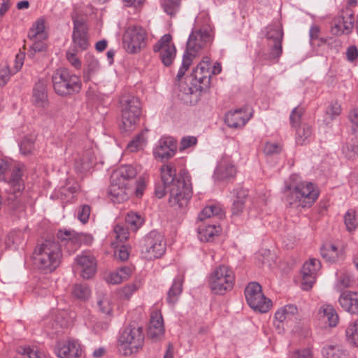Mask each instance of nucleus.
Wrapping results in <instances>:
<instances>
[{
    "mask_svg": "<svg viewBox=\"0 0 358 358\" xmlns=\"http://www.w3.org/2000/svg\"><path fill=\"white\" fill-rule=\"evenodd\" d=\"M236 173V169L229 158L222 159L213 174V177L217 180H226L233 178Z\"/></svg>",
    "mask_w": 358,
    "mask_h": 358,
    "instance_id": "nucleus-29",
    "label": "nucleus"
},
{
    "mask_svg": "<svg viewBox=\"0 0 358 358\" xmlns=\"http://www.w3.org/2000/svg\"><path fill=\"white\" fill-rule=\"evenodd\" d=\"M281 147L275 143H266L264 145V152L267 155H271L280 152Z\"/></svg>",
    "mask_w": 358,
    "mask_h": 358,
    "instance_id": "nucleus-60",
    "label": "nucleus"
},
{
    "mask_svg": "<svg viewBox=\"0 0 358 358\" xmlns=\"http://www.w3.org/2000/svg\"><path fill=\"white\" fill-rule=\"evenodd\" d=\"M298 176L292 175L289 181L285 182L282 192L287 205L290 208L310 207L319 196L317 186L310 181H297Z\"/></svg>",
    "mask_w": 358,
    "mask_h": 358,
    "instance_id": "nucleus-3",
    "label": "nucleus"
},
{
    "mask_svg": "<svg viewBox=\"0 0 358 358\" xmlns=\"http://www.w3.org/2000/svg\"><path fill=\"white\" fill-rule=\"evenodd\" d=\"M146 143V138L143 131L137 134L127 146V151L129 152H135L142 150Z\"/></svg>",
    "mask_w": 358,
    "mask_h": 358,
    "instance_id": "nucleus-44",
    "label": "nucleus"
},
{
    "mask_svg": "<svg viewBox=\"0 0 358 358\" xmlns=\"http://www.w3.org/2000/svg\"><path fill=\"white\" fill-rule=\"evenodd\" d=\"M24 239V234L20 231H11L8 234L5 240L6 248L17 250L23 243Z\"/></svg>",
    "mask_w": 358,
    "mask_h": 358,
    "instance_id": "nucleus-39",
    "label": "nucleus"
},
{
    "mask_svg": "<svg viewBox=\"0 0 358 358\" xmlns=\"http://www.w3.org/2000/svg\"><path fill=\"white\" fill-rule=\"evenodd\" d=\"M114 234H115L116 239L120 242L126 241L129 235L128 229L124 226L118 224L114 227Z\"/></svg>",
    "mask_w": 358,
    "mask_h": 358,
    "instance_id": "nucleus-55",
    "label": "nucleus"
},
{
    "mask_svg": "<svg viewBox=\"0 0 358 358\" xmlns=\"http://www.w3.org/2000/svg\"><path fill=\"white\" fill-rule=\"evenodd\" d=\"M31 259L36 269L45 274L50 273L62 263V245L55 239H45L35 246Z\"/></svg>",
    "mask_w": 358,
    "mask_h": 358,
    "instance_id": "nucleus-4",
    "label": "nucleus"
},
{
    "mask_svg": "<svg viewBox=\"0 0 358 358\" xmlns=\"http://www.w3.org/2000/svg\"><path fill=\"white\" fill-rule=\"evenodd\" d=\"M131 273V270L129 267L123 266L118 268L116 271L110 273L105 278L106 281L108 284L116 285L127 280Z\"/></svg>",
    "mask_w": 358,
    "mask_h": 358,
    "instance_id": "nucleus-36",
    "label": "nucleus"
},
{
    "mask_svg": "<svg viewBox=\"0 0 358 358\" xmlns=\"http://www.w3.org/2000/svg\"><path fill=\"white\" fill-rule=\"evenodd\" d=\"M222 210L219 206L210 205L205 207L198 215L197 234L201 241H210L218 235L220 227L213 223L210 218L221 216Z\"/></svg>",
    "mask_w": 358,
    "mask_h": 358,
    "instance_id": "nucleus-8",
    "label": "nucleus"
},
{
    "mask_svg": "<svg viewBox=\"0 0 358 358\" xmlns=\"http://www.w3.org/2000/svg\"><path fill=\"white\" fill-rule=\"evenodd\" d=\"M298 312L297 307L289 304L279 308L275 313V320L279 323L292 320Z\"/></svg>",
    "mask_w": 358,
    "mask_h": 358,
    "instance_id": "nucleus-35",
    "label": "nucleus"
},
{
    "mask_svg": "<svg viewBox=\"0 0 358 358\" xmlns=\"http://www.w3.org/2000/svg\"><path fill=\"white\" fill-rule=\"evenodd\" d=\"M341 110V106L337 101L331 102L326 110L324 122L329 125L334 119L340 115Z\"/></svg>",
    "mask_w": 358,
    "mask_h": 358,
    "instance_id": "nucleus-43",
    "label": "nucleus"
},
{
    "mask_svg": "<svg viewBox=\"0 0 358 358\" xmlns=\"http://www.w3.org/2000/svg\"><path fill=\"white\" fill-rule=\"evenodd\" d=\"M161 5L166 13L174 16L180 9V0H161Z\"/></svg>",
    "mask_w": 358,
    "mask_h": 358,
    "instance_id": "nucleus-47",
    "label": "nucleus"
},
{
    "mask_svg": "<svg viewBox=\"0 0 358 358\" xmlns=\"http://www.w3.org/2000/svg\"><path fill=\"white\" fill-rule=\"evenodd\" d=\"M137 173V169L132 165H124L115 169L110 178H113V181H122L123 183H127L130 180L135 178Z\"/></svg>",
    "mask_w": 358,
    "mask_h": 358,
    "instance_id": "nucleus-31",
    "label": "nucleus"
},
{
    "mask_svg": "<svg viewBox=\"0 0 358 358\" xmlns=\"http://www.w3.org/2000/svg\"><path fill=\"white\" fill-rule=\"evenodd\" d=\"M138 286L136 283H131L124 286L122 289V296L127 299H129L134 292L138 289Z\"/></svg>",
    "mask_w": 358,
    "mask_h": 358,
    "instance_id": "nucleus-63",
    "label": "nucleus"
},
{
    "mask_svg": "<svg viewBox=\"0 0 358 358\" xmlns=\"http://www.w3.org/2000/svg\"><path fill=\"white\" fill-rule=\"evenodd\" d=\"M197 143V139L194 136H185L180 141V150H184L189 147L195 145Z\"/></svg>",
    "mask_w": 358,
    "mask_h": 358,
    "instance_id": "nucleus-62",
    "label": "nucleus"
},
{
    "mask_svg": "<svg viewBox=\"0 0 358 358\" xmlns=\"http://www.w3.org/2000/svg\"><path fill=\"white\" fill-rule=\"evenodd\" d=\"M28 37L31 40H45L47 34L45 32V22L43 19H38L30 28Z\"/></svg>",
    "mask_w": 358,
    "mask_h": 358,
    "instance_id": "nucleus-40",
    "label": "nucleus"
},
{
    "mask_svg": "<svg viewBox=\"0 0 358 358\" xmlns=\"http://www.w3.org/2000/svg\"><path fill=\"white\" fill-rule=\"evenodd\" d=\"M304 113V110L301 107H295L289 116L290 124L293 127H298L301 124L302 116Z\"/></svg>",
    "mask_w": 358,
    "mask_h": 358,
    "instance_id": "nucleus-51",
    "label": "nucleus"
},
{
    "mask_svg": "<svg viewBox=\"0 0 358 358\" xmlns=\"http://www.w3.org/2000/svg\"><path fill=\"white\" fill-rule=\"evenodd\" d=\"M351 284L350 278L348 275L342 273L338 277L336 287L338 290L342 291L343 289L350 287Z\"/></svg>",
    "mask_w": 358,
    "mask_h": 358,
    "instance_id": "nucleus-57",
    "label": "nucleus"
},
{
    "mask_svg": "<svg viewBox=\"0 0 358 358\" xmlns=\"http://www.w3.org/2000/svg\"><path fill=\"white\" fill-rule=\"evenodd\" d=\"M171 41V35L166 34L153 46V51L159 53L160 59L166 66H171L176 56V48Z\"/></svg>",
    "mask_w": 358,
    "mask_h": 358,
    "instance_id": "nucleus-17",
    "label": "nucleus"
},
{
    "mask_svg": "<svg viewBox=\"0 0 358 358\" xmlns=\"http://www.w3.org/2000/svg\"><path fill=\"white\" fill-rule=\"evenodd\" d=\"M234 283V273L231 268L225 265L216 267L209 276V287L215 294L223 295L231 291Z\"/></svg>",
    "mask_w": 358,
    "mask_h": 358,
    "instance_id": "nucleus-10",
    "label": "nucleus"
},
{
    "mask_svg": "<svg viewBox=\"0 0 358 358\" xmlns=\"http://www.w3.org/2000/svg\"><path fill=\"white\" fill-rule=\"evenodd\" d=\"M317 317L329 327H336L338 322V315L331 305L325 304L321 306L318 310Z\"/></svg>",
    "mask_w": 358,
    "mask_h": 358,
    "instance_id": "nucleus-32",
    "label": "nucleus"
},
{
    "mask_svg": "<svg viewBox=\"0 0 358 358\" xmlns=\"http://www.w3.org/2000/svg\"><path fill=\"white\" fill-rule=\"evenodd\" d=\"M144 338L143 328L136 322H131L120 334L118 350L124 356L136 354L143 348Z\"/></svg>",
    "mask_w": 358,
    "mask_h": 358,
    "instance_id": "nucleus-6",
    "label": "nucleus"
},
{
    "mask_svg": "<svg viewBox=\"0 0 358 358\" xmlns=\"http://www.w3.org/2000/svg\"><path fill=\"white\" fill-rule=\"evenodd\" d=\"M177 150L176 141L170 136L162 137L153 150L155 158L160 160L169 159L173 157Z\"/></svg>",
    "mask_w": 358,
    "mask_h": 358,
    "instance_id": "nucleus-21",
    "label": "nucleus"
},
{
    "mask_svg": "<svg viewBox=\"0 0 358 358\" xmlns=\"http://www.w3.org/2000/svg\"><path fill=\"white\" fill-rule=\"evenodd\" d=\"M312 135L310 126L303 124L296 129V141L298 144L303 145Z\"/></svg>",
    "mask_w": 358,
    "mask_h": 358,
    "instance_id": "nucleus-45",
    "label": "nucleus"
},
{
    "mask_svg": "<svg viewBox=\"0 0 358 358\" xmlns=\"http://www.w3.org/2000/svg\"><path fill=\"white\" fill-rule=\"evenodd\" d=\"M282 30L278 24H271L266 28L265 36L268 41V59H275L282 55Z\"/></svg>",
    "mask_w": 358,
    "mask_h": 358,
    "instance_id": "nucleus-16",
    "label": "nucleus"
},
{
    "mask_svg": "<svg viewBox=\"0 0 358 358\" xmlns=\"http://www.w3.org/2000/svg\"><path fill=\"white\" fill-rule=\"evenodd\" d=\"M183 278L182 276H176L173 281L171 287L167 294V302L173 306L178 300L182 291Z\"/></svg>",
    "mask_w": 358,
    "mask_h": 358,
    "instance_id": "nucleus-33",
    "label": "nucleus"
},
{
    "mask_svg": "<svg viewBox=\"0 0 358 358\" xmlns=\"http://www.w3.org/2000/svg\"><path fill=\"white\" fill-rule=\"evenodd\" d=\"M324 358H348L345 350L339 345H327L322 349Z\"/></svg>",
    "mask_w": 358,
    "mask_h": 358,
    "instance_id": "nucleus-37",
    "label": "nucleus"
},
{
    "mask_svg": "<svg viewBox=\"0 0 358 358\" xmlns=\"http://www.w3.org/2000/svg\"><path fill=\"white\" fill-rule=\"evenodd\" d=\"M191 76L196 90L201 92L206 91L210 87V79L204 76L196 67L193 69Z\"/></svg>",
    "mask_w": 358,
    "mask_h": 358,
    "instance_id": "nucleus-38",
    "label": "nucleus"
},
{
    "mask_svg": "<svg viewBox=\"0 0 358 358\" xmlns=\"http://www.w3.org/2000/svg\"><path fill=\"white\" fill-rule=\"evenodd\" d=\"M34 150V141L33 138L25 137L20 143V152L24 155H29Z\"/></svg>",
    "mask_w": 358,
    "mask_h": 358,
    "instance_id": "nucleus-52",
    "label": "nucleus"
},
{
    "mask_svg": "<svg viewBox=\"0 0 358 358\" xmlns=\"http://www.w3.org/2000/svg\"><path fill=\"white\" fill-rule=\"evenodd\" d=\"M166 243L164 236L157 231H151L143 238L141 253L147 259L161 257L166 252Z\"/></svg>",
    "mask_w": 358,
    "mask_h": 358,
    "instance_id": "nucleus-11",
    "label": "nucleus"
},
{
    "mask_svg": "<svg viewBox=\"0 0 358 358\" xmlns=\"http://www.w3.org/2000/svg\"><path fill=\"white\" fill-rule=\"evenodd\" d=\"M80 189V185L73 179H67L64 185L55 192V195L62 200L69 201Z\"/></svg>",
    "mask_w": 358,
    "mask_h": 358,
    "instance_id": "nucleus-30",
    "label": "nucleus"
},
{
    "mask_svg": "<svg viewBox=\"0 0 358 358\" xmlns=\"http://www.w3.org/2000/svg\"><path fill=\"white\" fill-rule=\"evenodd\" d=\"M344 222L348 231H352L358 225V220L356 217L355 211L352 209L348 210L344 216Z\"/></svg>",
    "mask_w": 358,
    "mask_h": 358,
    "instance_id": "nucleus-50",
    "label": "nucleus"
},
{
    "mask_svg": "<svg viewBox=\"0 0 358 358\" xmlns=\"http://www.w3.org/2000/svg\"><path fill=\"white\" fill-rule=\"evenodd\" d=\"M342 152L348 159H354L358 157V138L355 137L348 140L342 146Z\"/></svg>",
    "mask_w": 358,
    "mask_h": 358,
    "instance_id": "nucleus-41",
    "label": "nucleus"
},
{
    "mask_svg": "<svg viewBox=\"0 0 358 358\" xmlns=\"http://www.w3.org/2000/svg\"><path fill=\"white\" fill-rule=\"evenodd\" d=\"M73 294L78 299L85 300L90 295V289L86 284H76L73 287Z\"/></svg>",
    "mask_w": 358,
    "mask_h": 358,
    "instance_id": "nucleus-49",
    "label": "nucleus"
},
{
    "mask_svg": "<svg viewBox=\"0 0 358 358\" xmlns=\"http://www.w3.org/2000/svg\"><path fill=\"white\" fill-rule=\"evenodd\" d=\"M73 43L80 50H86L89 46L87 27L83 19L73 17Z\"/></svg>",
    "mask_w": 358,
    "mask_h": 358,
    "instance_id": "nucleus-24",
    "label": "nucleus"
},
{
    "mask_svg": "<svg viewBox=\"0 0 358 358\" xmlns=\"http://www.w3.org/2000/svg\"><path fill=\"white\" fill-rule=\"evenodd\" d=\"M57 237L69 255L74 254L81 245H89L93 242V237L90 234L66 229L59 230Z\"/></svg>",
    "mask_w": 358,
    "mask_h": 358,
    "instance_id": "nucleus-12",
    "label": "nucleus"
},
{
    "mask_svg": "<svg viewBox=\"0 0 358 358\" xmlns=\"http://www.w3.org/2000/svg\"><path fill=\"white\" fill-rule=\"evenodd\" d=\"M321 268L319 259L313 258L305 262L301 268V287L303 290H308L312 288L316 281L317 273Z\"/></svg>",
    "mask_w": 358,
    "mask_h": 358,
    "instance_id": "nucleus-20",
    "label": "nucleus"
},
{
    "mask_svg": "<svg viewBox=\"0 0 358 358\" xmlns=\"http://www.w3.org/2000/svg\"><path fill=\"white\" fill-rule=\"evenodd\" d=\"M75 263L84 279L91 278L96 272V260L90 251H83L77 255L75 258Z\"/></svg>",
    "mask_w": 358,
    "mask_h": 358,
    "instance_id": "nucleus-19",
    "label": "nucleus"
},
{
    "mask_svg": "<svg viewBox=\"0 0 358 358\" xmlns=\"http://www.w3.org/2000/svg\"><path fill=\"white\" fill-rule=\"evenodd\" d=\"M75 171L81 175L90 171L96 164V155L93 143L88 141L78 149L73 156Z\"/></svg>",
    "mask_w": 358,
    "mask_h": 358,
    "instance_id": "nucleus-14",
    "label": "nucleus"
},
{
    "mask_svg": "<svg viewBox=\"0 0 358 358\" xmlns=\"http://www.w3.org/2000/svg\"><path fill=\"white\" fill-rule=\"evenodd\" d=\"M122 112L121 129L125 132L131 131L139 120L141 103L139 99L131 94H124L120 98Z\"/></svg>",
    "mask_w": 358,
    "mask_h": 358,
    "instance_id": "nucleus-9",
    "label": "nucleus"
},
{
    "mask_svg": "<svg viewBox=\"0 0 358 358\" xmlns=\"http://www.w3.org/2000/svg\"><path fill=\"white\" fill-rule=\"evenodd\" d=\"M125 221L131 230L136 231L142 226L144 220L141 215L131 211L127 214Z\"/></svg>",
    "mask_w": 358,
    "mask_h": 358,
    "instance_id": "nucleus-46",
    "label": "nucleus"
},
{
    "mask_svg": "<svg viewBox=\"0 0 358 358\" xmlns=\"http://www.w3.org/2000/svg\"><path fill=\"white\" fill-rule=\"evenodd\" d=\"M252 113L249 107L238 108L229 111L225 115V123L231 128L243 127L252 117Z\"/></svg>",
    "mask_w": 358,
    "mask_h": 358,
    "instance_id": "nucleus-22",
    "label": "nucleus"
},
{
    "mask_svg": "<svg viewBox=\"0 0 358 358\" xmlns=\"http://www.w3.org/2000/svg\"><path fill=\"white\" fill-rule=\"evenodd\" d=\"M338 302L342 308L354 315L358 314V292L345 290L341 292Z\"/></svg>",
    "mask_w": 358,
    "mask_h": 358,
    "instance_id": "nucleus-28",
    "label": "nucleus"
},
{
    "mask_svg": "<svg viewBox=\"0 0 358 358\" xmlns=\"http://www.w3.org/2000/svg\"><path fill=\"white\" fill-rule=\"evenodd\" d=\"M22 167L23 165L17 162L0 159V180L6 182L8 200L12 202L21 196L24 189Z\"/></svg>",
    "mask_w": 358,
    "mask_h": 358,
    "instance_id": "nucleus-5",
    "label": "nucleus"
},
{
    "mask_svg": "<svg viewBox=\"0 0 358 358\" xmlns=\"http://www.w3.org/2000/svg\"><path fill=\"white\" fill-rule=\"evenodd\" d=\"M66 59L68 62L73 66L76 69H80L82 66L81 61L76 56L75 52H71L69 50L66 52Z\"/></svg>",
    "mask_w": 358,
    "mask_h": 358,
    "instance_id": "nucleus-61",
    "label": "nucleus"
},
{
    "mask_svg": "<svg viewBox=\"0 0 358 358\" xmlns=\"http://www.w3.org/2000/svg\"><path fill=\"white\" fill-rule=\"evenodd\" d=\"M52 82L55 93L62 96L80 92L82 83L76 75L66 69H58L52 74Z\"/></svg>",
    "mask_w": 358,
    "mask_h": 358,
    "instance_id": "nucleus-7",
    "label": "nucleus"
},
{
    "mask_svg": "<svg viewBox=\"0 0 358 358\" xmlns=\"http://www.w3.org/2000/svg\"><path fill=\"white\" fill-rule=\"evenodd\" d=\"M211 65L210 59L208 57H204L202 60L196 66L199 71L204 76L210 79V66Z\"/></svg>",
    "mask_w": 358,
    "mask_h": 358,
    "instance_id": "nucleus-56",
    "label": "nucleus"
},
{
    "mask_svg": "<svg viewBox=\"0 0 358 358\" xmlns=\"http://www.w3.org/2000/svg\"><path fill=\"white\" fill-rule=\"evenodd\" d=\"M147 34L140 26H131L127 28L123 37L124 48L129 53H136L145 45Z\"/></svg>",
    "mask_w": 358,
    "mask_h": 358,
    "instance_id": "nucleus-15",
    "label": "nucleus"
},
{
    "mask_svg": "<svg viewBox=\"0 0 358 358\" xmlns=\"http://www.w3.org/2000/svg\"><path fill=\"white\" fill-rule=\"evenodd\" d=\"M129 251L126 245L120 246L115 252V256L120 261H125L129 258Z\"/></svg>",
    "mask_w": 358,
    "mask_h": 358,
    "instance_id": "nucleus-64",
    "label": "nucleus"
},
{
    "mask_svg": "<svg viewBox=\"0 0 358 358\" xmlns=\"http://www.w3.org/2000/svg\"><path fill=\"white\" fill-rule=\"evenodd\" d=\"M321 255L327 261L335 262L339 257L338 248L336 245L330 243L324 245L320 250Z\"/></svg>",
    "mask_w": 358,
    "mask_h": 358,
    "instance_id": "nucleus-42",
    "label": "nucleus"
},
{
    "mask_svg": "<svg viewBox=\"0 0 358 358\" xmlns=\"http://www.w3.org/2000/svg\"><path fill=\"white\" fill-rule=\"evenodd\" d=\"M164 327L162 316L153 313L151 315L148 336L154 342L160 341L164 336Z\"/></svg>",
    "mask_w": 358,
    "mask_h": 358,
    "instance_id": "nucleus-27",
    "label": "nucleus"
},
{
    "mask_svg": "<svg viewBox=\"0 0 358 358\" xmlns=\"http://www.w3.org/2000/svg\"><path fill=\"white\" fill-rule=\"evenodd\" d=\"M97 305L100 310L105 314H110L112 312V305L107 296H103L97 301Z\"/></svg>",
    "mask_w": 358,
    "mask_h": 358,
    "instance_id": "nucleus-58",
    "label": "nucleus"
},
{
    "mask_svg": "<svg viewBox=\"0 0 358 358\" xmlns=\"http://www.w3.org/2000/svg\"><path fill=\"white\" fill-rule=\"evenodd\" d=\"M354 25L353 10H341L339 15L332 20L331 32L335 35L348 34L352 31Z\"/></svg>",
    "mask_w": 358,
    "mask_h": 358,
    "instance_id": "nucleus-18",
    "label": "nucleus"
},
{
    "mask_svg": "<svg viewBox=\"0 0 358 358\" xmlns=\"http://www.w3.org/2000/svg\"><path fill=\"white\" fill-rule=\"evenodd\" d=\"M55 352L59 358H79L82 354V348L78 341L69 340L59 342Z\"/></svg>",
    "mask_w": 358,
    "mask_h": 358,
    "instance_id": "nucleus-23",
    "label": "nucleus"
},
{
    "mask_svg": "<svg viewBox=\"0 0 358 358\" xmlns=\"http://www.w3.org/2000/svg\"><path fill=\"white\" fill-rule=\"evenodd\" d=\"M31 103L35 107L42 110H45L49 105L47 85L43 79H39L34 85Z\"/></svg>",
    "mask_w": 358,
    "mask_h": 358,
    "instance_id": "nucleus-25",
    "label": "nucleus"
},
{
    "mask_svg": "<svg viewBox=\"0 0 358 358\" xmlns=\"http://www.w3.org/2000/svg\"><path fill=\"white\" fill-rule=\"evenodd\" d=\"M346 337L351 344L358 346V319L350 323L347 328Z\"/></svg>",
    "mask_w": 358,
    "mask_h": 358,
    "instance_id": "nucleus-48",
    "label": "nucleus"
},
{
    "mask_svg": "<svg viewBox=\"0 0 358 358\" xmlns=\"http://www.w3.org/2000/svg\"><path fill=\"white\" fill-rule=\"evenodd\" d=\"M91 213V208L89 205L84 204L80 206L77 212L78 219L83 224L87 222Z\"/></svg>",
    "mask_w": 358,
    "mask_h": 358,
    "instance_id": "nucleus-54",
    "label": "nucleus"
},
{
    "mask_svg": "<svg viewBox=\"0 0 358 358\" xmlns=\"http://www.w3.org/2000/svg\"><path fill=\"white\" fill-rule=\"evenodd\" d=\"M69 322L70 319L67 312L62 310L58 313L55 316L53 325H56L62 328H65L69 325Z\"/></svg>",
    "mask_w": 358,
    "mask_h": 358,
    "instance_id": "nucleus-53",
    "label": "nucleus"
},
{
    "mask_svg": "<svg viewBox=\"0 0 358 358\" xmlns=\"http://www.w3.org/2000/svg\"><path fill=\"white\" fill-rule=\"evenodd\" d=\"M290 358H313V354L310 349L303 348L292 352Z\"/></svg>",
    "mask_w": 358,
    "mask_h": 358,
    "instance_id": "nucleus-59",
    "label": "nucleus"
},
{
    "mask_svg": "<svg viewBox=\"0 0 358 358\" xmlns=\"http://www.w3.org/2000/svg\"><path fill=\"white\" fill-rule=\"evenodd\" d=\"M161 177L163 184L156 186V196L161 199L169 192L170 205L176 209H185L192 195L189 173L182 170L177 175L175 165L168 164L161 167Z\"/></svg>",
    "mask_w": 358,
    "mask_h": 358,
    "instance_id": "nucleus-1",
    "label": "nucleus"
},
{
    "mask_svg": "<svg viewBox=\"0 0 358 358\" xmlns=\"http://www.w3.org/2000/svg\"><path fill=\"white\" fill-rule=\"evenodd\" d=\"M200 19L201 17L196 18V24L189 36L182 65L176 76L178 82L184 76L199 50L213 41V29L209 24V19L206 16L203 24H200Z\"/></svg>",
    "mask_w": 358,
    "mask_h": 358,
    "instance_id": "nucleus-2",
    "label": "nucleus"
},
{
    "mask_svg": "<svg viewBox=\"0 0 358 358\" xmlns=\"http://www.w3.org/2000/svg\"><path fill=\"white\" fill-rule=\"evenodd\" d=\"M127 185L128 183H123L122 181H113V178H110L108 194L113 203H120L128 200L130 190Z\"/></svg>",
    "mask_w": 358,
    "mask_h": 358,
    "instance_id": "nucleus-26",
    "label": "nucleus"
},
{
    "mask_svg": "<svg viewBox=\"0 0 358 358\" xmlns=\"http://www.w3.org/2000/svg\"><path fill=\"white\" fill-rule=\"evenodd\" d=\"M234 194L236 199H234L231 207L232 215L238 216L244 209L245 199L248 196V191L243 188H238L234 189Z\"/></svg>",
    "mask_w": 358,
    "mask_h": 358,
    "instance_id": "nucleus-34",
    "label": "nucleus"
},
{
    "mask_svg": "<svg viewBox=\"0 0 358 358\" xmlns=\"http://www.w3.org/2000/svg\"><path fill=\"white\" fill-rule=\"evenodd\" d=\"M245 296L250 307L260 313L268 312L272 306L271 301L263 294L258 282H250L245 289Z\"/></svg>",
    "mask_w": 358,
    "mask_h": 358,
    "instance_id": "nucleus-13",
    "label": "nucleus"
}]
</instances>
